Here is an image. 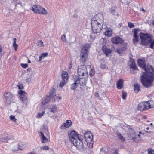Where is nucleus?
<instances>
[{
    "instance_id": "nucleus-1",
    "label": "nucleus",
    "mask_w": 154,
    "mask_h": 154,
    "mask_svg": "<svg viewBox=\"0 0 154 154\" xmlns=\"http://www.w3.org/2000/svg\"><path fill=\"white\" fill-rule=\"evenodd\" d=\"M146 72H143L141 76V82L145 87H148L151 86L154 80V69L151 65H147L143 68Z\"/></svg>"
},
{
    "instance_id": "nucleus-2",
    "label": "nucleus",
    "mask_w": 154,
    "mask_h": 154,
    "mask_svg": "<svg viewBox=\"0 0 154 154\" xmlns=\"http://www.w3.org/2000/svg\"><path fill=\"white\" fill-rule=\"evenodd\" d=\"M69 136L72 143L79 150H84V145L80 139L78 134L74 130H72L69 134Z\"/></svg>"
},
{
    "instance_id": "nucleus-3",
    "label": "nucleus",
    "mask_w": 154,
    "mask_h": 154,
    "mask_svg": "<svg viewBox=\"0 0 154 154\" xmlns=\"http://www.w3.org/2000/svg\"><path fill=\"white\" fill-rule=\"evenodd\" d=\"M89 46L90 45L88 44H86L81 48L80 55V60L82 63H85L87 60Z\"/></svg>"
},
{
    "instance_id": "nucleus-4",
    "label": "nucleus",
    "mask_w": 154,
    "mask_h": 154,
    "mask_svg": "<svg viewBox=\"0 0 154 154\" xmlns=\"http://www.w3.org/2000/svg\"><path fill=\"white\" fill-rule=\"evenodd\" d=\"M153 103V102L152 100L141 102L138 104L137 109L140 111H143L149 108H153L154 105L150 104Z\"/></svg>"
},
{
    "instance_id": "nucleus-5",
    "label": "nucleus",
    "mask_w": 154,
    "mask_h": 154,
    "mask_svg": "<svg viewBox=\"0 0 154 154\" xmlns=\"http://www.w3.org/2000/svg\"><path fill=\"white\" fill-rule=\"evenodd\" d=\"M85 140L89 148L91 149L93 148V134L90 131L86 132L84 134Z\"/></svg>"
},
{
    "instance_id": "nucleus-6",
    "label": "nucleus",
    "mask_w": 154,
    "mask_h": 154,
    "mask_svg": "<svg viewBox=\"0 0 154 154\" xmlns=\"http://www.w3.org/2000/svg\"><path fill=\"white\" fill-rule=\"evenodd\" d=\"M140 36L142 42L145 46L150 44V45L152 43L154 42V41H152L149 36L147 34L140 33Z\"/></svg>"
},
{
    "instance_id": "nucleus-7",
    "label": "nucleus",
    "mask_w": 154,
    "mask_h": 154,
    "mask_svg": "<svg viewBox=\"0 0 154 154\" xmlns=\"http://www.w3.org/2000/svg\"><path fill=\"white\" fill-rule=\"evenodd\" d=\"M32 10L35 13L43 14H47V11L39 5H34L32 8Z\"/></svg>"
},
{
    "instance_id": "nucleus-8",
    "label": "nucleus",
    "mask_w": 154,
    "mask_h": 154,
    "mask_svg": "<svg viewBox=\"0 0 154 154\" xmlns=\"http://www.w3.org/2000/svg\"><path fill=\"white\" fill-rule=\"evenodd\" d=\"M78 77L85 76L88 77V74L87 68L84 65L80 66L78 67L77 70Z\"/></svg>"
},
{
    "instance_id": "nucleus-9",
    "label": "nucleus",
    "mask_w": 154,
    "mask_h": 154,
    "mask_svg": "<svg viewBox=\"0 0 154 154\" xmlns=\"http://www.w3.org/2000/svg\"><path fill=\"white\" fill-rule=\"evenodd\" d=\"M91 26L93 32L95 33L100 32L103 28V25L97 24L96 22H91Z\"/></svg>"
},
{
    "instance_id": "nucleus-10",
    "label": "nucleus",
    "mask_w": 154,
    "mask_h": 154,
    "mask_svg": "<svg viewBox=\"0 0 154 154\" xmlns=\"http://www.w3.org/2000/svg\"><path fill=\"white\" fill-rule=\"evenodd\" d=\"M62 81L59 85L60 87H63L67 82L68 78V73L65 71L63 72L62 74Z\"/></svg>"
},
{
    "instance_id": "nucleus-11",
    "label": "nucleus",
    "mask_w": 154,
    "mask_h": 154,
    "mask_svg": "<svg viewBox=\"0 0 154 154\" xmlns=\"http://www.w3.org/2000/svg\"><path fill=\"white\" fill-rule=\"evenodd\" d=\"M103 17L102 15L98 14L95 17V18L92 20L91 22H96L97 24L103 25Z\"/></svg>"
},
{
    "instance_id": "nucleus-12",
    "label": "nucleus",
    "mask_w": 154,
    "mask_h": 154,
    "mask_svg": "<svg viewBox=\"0 0 154 154\" xmlns=\"http://www.w3.org/2000/svg\"><path fill=\"white\" fill-rule=\"evenodd\" d=\"M18 92L20 95V97L21 100L23 103H26L28 100L26 93L24 91L22 90L18 91Z\"/></svg>"
},
{
    "instance_id": "nucleus-13",
    "label": "nucleus",
    "mask_w": 154,
    "mask_h": 154,
    "mask_svg": "<svg viewBox=\"0 0 154 154\" xmlns=\"http://www.w3.org/2000/svg\"><path fill=\"white\" fill-rule=\"evenodd\" d=\"M129 133H128L127 134L128 136L131 139L134 141L137 142L138 141V140H136V137L135 135V131L134 129L131 128L128 130Z\"/></svg>"
},
{
    "instance_id": "nucleus-14",
    "label": "nucleus",
    "mask_w": 154,
    "mask_h": 154,
    "mask_svg": "<svg viewBox=\"0 0 154 154\" xmlns=\"http://www.w3.org/2000/svg\"><path fill=\"white\" fill-rule=\"evenodd\" d=\"M130 63V72L133 74H134L136 72V71L138 70V69L134 60H131Z\"/></svg>"
},
{
    "instance_id": "nucleus-15",
    "label": "nucleus",
    "mask_w": 154,
    "mask_h": 154,
    "mask_svg": "<svg viewBox=\"0 0 154 154\" xmlns=\"http://www.w3.org/2000/svg\"><path fill=\"white\" fill-rule=\"evenodd\" d=\"M72 77L74 83L71 85V88L72 89L74 90L79 85V84L78 82V79H79V78L76 75L73 76Z\"/></svg>"
},
{
    "instance_id": "nucleus-16",
    "label": "nucleus",
    "mask_w": 154,
    "mask_h": 154,
    "mask_svg": "<svg viewBox=\"0 0 154 154\" xmlns=\"http://www.w3.org/2000/svg\"><path fill=\"white\" fill-rule=\"evenodd\" d=\"M4 96L6 103L8 104H10L13 100V97L11 94L10 92H6Z\"/></svg>"
},
{
    "instance_id": "nucleus-17",
    "label": "nucleus",
    "mask_w": 154,
    "mask_h": 154,
    "mask_svg": "<svg viewBox=\"0 0 154 154\" xmlns=\"http://www.w3.org/2000/svg\"><path fill=\"white\" fill-rule=\"evenodd\" d=\"M79 78V79H78V82L81 86H84L86 85L87 78L88 77L85 76L83 77H78Z\"/></svg>"
},
{
    "instance_id": "nucleus-18",
    "label": "nucleus",
    "mask_w": 154,
    "mask_h": 154,
    "mask_svg": "<svg viewBox=\"0 0 154 154\" xmlns=\"http://www.w3.org/2000/svg\"><path fill=\"white\" fill-rule=\"evenodd\" d=\"M12 138L11 137L6 136L5 134L1 135H0V143L1 142H8L9 140H11Z\"/></svg>"
},
{
    "instance_id": "nucleus-19",
    "label": "nucleus",
    "mask_w": 154,
    "mask_h": 154,
    "mask_svg": "<svg viewBox=\"0 0 154 154\" xmlns=\"http://www.w3.org/2000/svg\"><path fill=\"white\" fill-rule=\"evenodd\" d=\"M111 41L114 44H118L122 43L124 40L119 37L116 36L112 39Z\"/></svg>"
},
{
    "instance_id": "nucleus-20",
    "label": "nucleus",
    "mask_w": 154,
    "mask_h": 154,
    "mask_svg": "<svg viewBox=\"0 0 154 154\" xmlns=\"http://www.w3.org/2000/svg\"><path fill=\"white\" fill-rule=\"evenodd\" d=\"M26 148V144L23 143H19L18 144V147L17 149H14L12 150V151L13 152H15L17 151L18 150H22Z\"/></svg>"
},
{
    "instance_id": "nucleus-21",
    "label": "nucleus",
    "mask_w": 154,
    "mask_h": 154,
    "mask_svg": "<svg viewBox=\"0 0 154 154\" xmlns=\"http://www.w3.org/2000/svg\"><path fill=\"white\" fill-rule=\"evenodd\" d=\"M72 124V122L70 120H67L65 123H64L61 126V129H64L69 127Z\"/></svg>"
},
{
    "instance_id": "nucleus-22",
    "label": "nucleus",
    "mask_w": 154,
    "mask_h": 154,
    "mask_svg": "<svg viewBox=\"0 0 154 154\" xmlns=\"http://www.w3.org/2000/svg\"><path fill=\"white\" fill-rule=\"evenodd\" d=\"M134 29V37L133 38V41L134 44V45H136L139 40V38L138 36L137 35V30L135 29Z\"/></svg>"
},
{
    "instance_id": "nucleus-23",
    "label": "nucleus",
    "mask_w": 154,
    "mask_h": 154,
    "mask_svg": "<svg viewBox=\"0 0 154 154\" xmlns=\"http://www.w3.org/2000/svg\"><path fill=\"white\" fill-rule=\"evenodd\" d=\"M102 49L103 52L106 55V56H108L111 52V51L110 49L107 48L105 45L103 46Z\"/></svg>"
},
{
    "instance_id": "nucleus-24",
    "label": "nucleus",
    "mask_w": 154,
    "mask_h": 154,
    "mask_svg": "<svg viewBox=\"0 0 154 154\" xmlns=\"http://www.w3.org/2000/svg\"><path fill=\"white\" fill-rule=\"evenodd\" d=\"M126 49V47L125 46H123L117 49L116 51L120 55L122 54L123 53Z\"/></svg>"
},
{
    "instance_id": "nucleus-25",
    "label": "nucleus",
    "mask_w": 154,
    "mask_h": 154,
    "mask_svg": "<svg viewBox=\"0 0 154 154\" xmlns=\"http://www.w3.org/2000/svg\"><path fill=\"white\" fill-rule=\"evenodd\" d=\"M117 87L118 89H120L123 87V81L122 79L119 80L116 83Z\"/></svg>"
},
{
    "instance_id": "nucleus-26",
    "label": "nucleus",
    "mask_w": 154,
    "mask_h": 154,
    "mask_svg": "<svg viewBox=\"0 0 154 154\" xmlns=\"http://www.w3.org/2000/svg\"><path fill=\"white\" fill-rule=\"evenodd\" d=\"M50 96L52 97L53 101H58L59 100H60L61 99V97H60L58 94L54 95V96H52V93H51L50 94Z\"/></svg>"
},
{
    "instance_id": "nucleus-27",
    "label": "nucleus",
    "mask_w": 154,
    "mask_h": 154,
    "mask_svg": "<svg viewBox=\"0 0 154 154\" xmlns=\"http://www.w3.org/2000/svg\"><path fill=\"white\" fill-rule=\"evenodd\" d=\"M145 61L141 59H139L137 60V63H138L139 66L140 67L142 68L143 69L145 68V65L144 63Z\"/></svg>"
},
{
    "instance_id": "nucleus-28",
    "label": "nucleus",
    "mask_w": 154,
    "mask_h": 154,
    "mask_svg": "<svg viewBox=\"0 0 154 154\" xmlns=\"http://www.w3.org/2000/svg\"><path fill=\"white\" fill-rule=\"evenodd\" d=\"M105 35L109 37L112 36V32L111 29L108 28L104 32Z\"/></svg>"
},
{
    "instance_id": "nucleus-29",
    "label": "nucleus",
    "mask_w": 154,
    "mask_h": 154,
    "mask_svg": "<svg viewBox=\"0 0 154 154\" xmlns=\"http://www.w3.org/2000/svg\"><path fill=\"white\" fill-rule=\"evenodd\" d=\"M50 96H48L43 99L42 103L43 105H45L47 103L49 102L50 100Z\"/></svg>"
},
{
    "instance_id": "nucleus-30",
    "label": "nucleus",
    "mask_w": 154,
    "mask_h": 154,
    "mask_svg": "<svg viewBox=\"0 0 154 154\" xmlns=\"http://www.w3.org/2000/svg\"><path fill=\"white\" fill-rule=\"evenodd\" d=\"M41 134V136L42 140L41 142L42 143H46L48 141V139L46 137L44 136L43 133L42 132H40Z\"/></svg>"
},
{
    "instance_id": "nucleus-31",
    "label": "nucleus",
    "mask_w": 154,
    "mask_h": 154,
    "mask_svg": "<svg viewBox=\"0 0 154 154\" xmlns=\"http://www.w3.org/2000/svg\"><path fill=\"white\" fill-rule=\"evenodd\" d=\"M134 91L135 92L137 93L140 90V86L138 84L135 83L134 85Z\"/></svg>"
},
{
    "instance_id": "nucleus-32",
    "label": "nucleus",
    "mask_w": 154,
    "mask_h": 154,
    "mask_svg": "<svg viewBox=\"0 0 154 154\" xmlns=\"http://www.w3.org/2000/svg\"><path fill=\"white\" fill-rule=\"evenodd\" d=\"M48 55V53L47 52L42 53L39 57V61H41L43 58L46 57Z\"/></svg>"
},
{
    "instance_id": "nucleus-33",
    "label": "nucleus",
    "mask_w": 154,
    "mask_h": 154,
    "mask_svg": "<svg viewBox=\"0 0 154 154\" xmlns=\"http://www.w3.org/2000/svg\"><path fill=\"white\" fill-rule=\"evenodd\" d=\"M16 39L15 38H13V45L15 48L16 51L17 50V48L18 46V45L16 44Z\"/></svg>"
},
{
    "instance_id": "nucleus-34",
    "label": "nucleus",
    "mask_w": 154,
    "mask_h": 154,
    "mask_svg": "<svg viewBox=\"0 0 154 154\" xmlns=\"http://www.w3.org/2000/svg\"><path fill=\"white\" fill-rule=\"evenodd\" d=\"M117 136L118 138L121 140L122 141H124L125 140V139L121 135V134L119 133H117Z\"/></svg>"
},
{
    "instance_id": "nucleus-35",
    "label": "nucleus",
    "mask_w": 154,
    "mask_h": 154,
    "mask_svg": "<svg viewBox=\"0 0 154 154\" xmlns=\"http://www.w3.org/2000/svg\"><path fill=\"white\" fill-rule=\"evenodd\" d=\"M116 8L115 7H112L110 11L111 13L113 15H115L116 14Z\"/></svg>"
},
{
    "instance_id": "nucleus-36",
    "label": "nucleus",
    "mask_w": 154,
    "mask_h": 154,
    "mask_svg": "<svg viewBox=\"0 0 154 154\" xmlns=\"http://www.w3.org/2000/svg\"><path fill=\"white\" fill-rule=\"evenodd\" d=\"M45 112L44 111H43L42 113H38L36 117L37 118H41L43 115L44 114Z\"/></svg>"
},
{
    "instance_id": "nucleus-37",
    "label": "nucleus",
    "mask_w": 154,
    "mask_h": 154,
    "mask_svg": "<svg viewBox=\"0 0 154 154\" xmlns=\"http://www.w3.org/2000/svg\"><path fill=\"white\" fill-rule=\"evenodd\" d=\"M107 153V151L103 148H101L100 149V154H106Z\"/></svg>"
},
{
    "instance_id": "nucleus-38",
    "label": "nucleus",
    "mask_w": 154,
    "mask_h": 154,
    "mask_svg": "<svg viewBox=\"0 0 154 154\" xmlns=\"http://www.w3.org/2000/svg\"><path fill=\"white\" fill-rule=\"evenodd\" d=\"M95 71L94 69H91L90 71L89 74L91 76H93L94 74Z\"/></svg>"
},
{
    "instance_id": "nucleus-39",
    "label": "nucleus",
    "mask_w": 154,
    "mask_h": 154,
    "mask_svg": "<svg viewBox=\"0 0 154 154\" xmlns=\"http://www.w3.org/2000/svg\"><path fill=\"white\" fill-rule=\"evenodd\" d=\"M122 97L123 100L126 99V96H127V93L126 92H124L122 91Z\"/></svg>"
},
{
    "instance_id": "nucleus-40",
    "label": "nucleus",
    "mask_w": 154,
    "mask_h": 154,
    "mask_svg": "<svg viewBox=\"0 0 154 154\" xmlns=\"http://www.w3.org/2000/svg\"><path fill=\"white\" fill-rule=\"evenodd\" d=\"M49 149V148L47 146H45L41 148V149L42 150H48Z\"/></svg>"
},
{
    "instance_id": "nucleus-41",
    "label": "nucleus",
    "mask_w": 154,
    "mask_h": 154,
    "mask_svg": "<svg viewBox=\"0 0 154 154\" xmlns=\"http://www.w3.org/2000/svg\"><path fill=\"white\" fill-rule=\"evenodd\" d=\"M39 47H42L44 45L43 42L41 40L38 41L37 43Z\"/></svg>"
},
{
    "instance_id": "nucleus-42",
    "label": "nucleus",
    "mask_w": 154,
    "mask_h": 154,
    "mask_svg": "<svg viewBox=\"0 0 154 154\" xmlns=\"http://www.w3.org/2000/svg\"><path fill=\"white\" fill-rule=\"evenodd\" d=\"M50 109L54 110L55 112H56L57 109V107L55 105H53L51 106L50 108Z\"/></svg>"
},
{
    "instance_id": "nucleus-43",
    "label": "nucleus",
    "mask_w": 154,
    "mask_h": 154,
    "mask_svg": "<svg viewBox=\"0 0 154 154\" xmlns=\"http://www.w3.org/2000/svg\"><path fill=\"white\" fill-rule=\"evenodd\" d=\"M100 67L101 69H108V68L104 64L102 63L100 65Z\"/></svg>"
},
{
    "instance_id": "nucleus-44",
    "label": "nucleus",
    "mask_w": 154,
    "mask_h": 154,
    "mask_svg": "<svg viewBox=\"0 0 154 154\" xmlns=\"http://www.w3.org/2000/svg\"><path fill=\"white\" fill-rule=\"evenodd\" d=\"M61 39L63 42H66V37L65 35L63 34L61 36Z\"/></svg>"
},
{
    "instance_id": "nucleus-45",
    "label": "nucleus",
    "mask_w": 154,
    "mask_h": 154,
    "mask_svg": "<svg viewBox=\"0 0 154 154\" xmlns=\"http://www.w3.org/2000/svg\"><path fill=\"white\" fill-rule=\"evenodd\" d=\"M128 26L130 28H132L134 27L135 26L133 23L131 22H129L128 23Z\"/></svg>"
},
{
    "instance_id": "nucleus-46",
    "label": "nucleus",
    "mask_w": 154,
    "mask_h": 154,
    "mask_svg": "<svg viewBox=\"0 0 154 154\" xmlns=\"http://www.w3.org/2000/svg\"><path fill=\"white\" fill-rule=\"evenodd\" d=\"M10 120H12L14 121H15L16 120V119H15V116L14 115L11 116L10 117Z\"/></svg>"
},
{
    "instance_id": "nucleus-47",
    "label": "nucleus",
    "mask_w": 154,
    "mask_h": 154,
    "mask_svg": "<svg viewBox=\"0 0 154 154\" xmlns=\"http://www.w3.org/2000/svg\"><path fill=\"white\" fill-rule=\"evenodd\" d=\"M21 66L24 68H26L28 67V65L27 64H21Z\"/></svg>"
},
{
    "instance_id": "nucleus-48",
    "label": "nucleus",
    "mask_w": 154,
    "mask_h": 154,
    "mask_svg": "<svg viewBox=\"0 0 154 154\" xmlns=\"http://www.w3.org/2000/svg\"><path fill=\"white\" fill-rule=\"evenodd\" d=\"M148 153L149 154H154V150L152 149L149 150Z\"/></svg>"
},
{
    "instance_id": "nucleus-49",
    "label": "nucleus",
    "mask_w": 154,
    "mask_h": 154,
    "mask_svg": "<svg viewBox=\"0 0 154 154\" xmlns=\"http://www.w3.org/2000/svg\"><path fill=\"white\" fill-rule=\"evenodd\" d=\"M49 112H52L53 113V114H54L56 112H55L54 110H53L52 109H51L50 108L48 109Z\"/></svg>"
},
{
    "instance_id": "nucleus-50",
    "label": "nucleus",
    "mask_w": 154,
    "mask_h": 154,
    "mask_svg": "<svg viewBox=\"0 0 154 154\" xmlns=\"http://www.w3.org/2000/svg\"><path fill=\"white\" fill-rule=\"evenodd\" d=\"M31 81V79L30 78H27L26 80V82L28 84Z\"/></svg>"
},
{
    "instance_id": "nucleus-51",
    "label": "nucleus",
    "mask_w": 154,
    "mask_h": 154,
    "mask_svg": "<svg viewBox=\"0 0 154 154\" xmlns=\"http://www.w3.org/2000/svg\"><path fill=\"white\" fill-rule=\"evenodd\" d=\"M18 87L19 89H21L23 88V85H18Z\"/></svg>"
},
{
    "instance_id": "nucleus-52",
    "label": "nucleus",
    "mask_w": 154,
    "mask_h": 154,
    "mask_svg": "<svg viewBox=\"0 0 154 154\" xmlns=\"http://www.w3.org/2000/svg\"><path fill=\"white\" fill-rule=\"evenodd\" d=\"M99 95L98 93L96 92L95 93V96L96 97H99Z\"/></svg>"
},
{
    "instance_id": "nucleus-53",
    "label": "nucleus",
    "mask_w": 154,
    "mask_h": 154,
    "mask_svg": "<svg viewBox=\"0 0 154 154\" xmlns=\"http://www.w3.org/2000/svg\"><path fill=\"white\" fill-rule=\"evenodd\" d=\"M136 140H139L140 139V135L139 134H138L137 135H136Z\"/></svg>"
},
{
    "instance_id": "nucleus-54",
    "label": "nucleus",
    "mask_w": 154,
    "mask_h": 154,
    "mask_svg": "<svg viewBox=\"0 0 154 154\" xmlns=\"http://www.w3.org/2000/svg\"><path fill=\"white\" fill-rule=\"evenodd\" d=\"M27 154H36L35 152H29Z\"/></svg>"
},
{
    "instance_id": "nucleus-55",
    "label": "nucleus",
    "mask_w": 154,
    "mask_h": 154,
    "mask_svg": "<svg viewBox=\"0 0 154 154\" xmlns=\"http://www.w3.org/2000/svg\"><path fill=\"white\" fill-rule=\"evenodd\" d=\"M130 3V2L129 1H128L127 2H126V3L127 4H128Z\"/></svg>"
},
{
    "instance_id": "nucleus-56",
    "label": "nucleus",
    "mask_w": 154,
    "mask_h": 154,
    "mask_svg": "<svg viewBox=\"0 0 154 154\" xmlns=\"http://www.w3.org/2000/svg\"><path fill=\"white\" fill-rule=\"evenodd\" d=\"M28 63H31V61L29 60V59H28Z\"/></svg>"
},
{
    "instance_id": "nucleus-57",
    "label": "nucleus",
    "mask_w": 154,
    "mask_h": 154,
    "mask_svg": "<svg viewBox=\"0 0 154 154\" xmlns=\"http://www.w3.org/2000/svg\"><path fill=\"white\" fill-rule=\"evenodd\" d=\"M152 24L154 25V20H153L152 22Z\"/></svg>"
},
{
    "instance_id": "nucleus-58",
    "label": "nucleus",
    "mask_w": 154,
    "mask_h": 154,
    "mask_svg": "<svg viewBox=\"0 0 154 154\" xmlns=\"http://www.w3.org/2000/svg\"><path fill=\"white\" fill-rule=\"evenodd\" d=\"M72 67V65L71 64H70L69 66V69H70V68H71Z\"/></svg>"
},
{
    "instance_id": "nucleus-59",
    "label": "nucleus",
    "mask_w": 154,
    "mask_h": 154,
    "mask_svg": "<svg viewBox=\"0 0 154 154\" xmlns=\"http://www.w3.org/2000/svg\"><path fill=\"white\" fill-rule=\"evenodd\" d=\"M2 47H1V46H0V52H1V51H2Z\"/></svg>"
},
{
    "instance_id": "nucleus-60",
    "label": "nucleus",
    "mask_w": 154,
    "mask_h": 154,
    "mask_svg": "<svg viewBox=\"0 0 154 154\" xmlns=\"http://www.w3.org/2000/svg\"><path fill=\"white\" fill-rule=\"evenodd\" d=\"M149 129V127H147L146 128V129L147 130H148Z\"/></svg>"
},
{
    "instance_id": "nucleus-61",
    "label": "nucleus",
    "mask_w": 154,
    "mask_h": 154,
    "mask_svg": "<svg viewBox=\"0 0 154 154\" xmlns=\"http://www.w3.org/2000/svg\"><path fill=\"white\" fill-rule=\"evenodd\" d=\"M115 153L116 154H117V152L116 151H115Z\"/></svg>"
},
{
    "instance_id": "nucleus-62",
    "label": "nucleus",
    "mask_w": 154,
    "mask_h": 154,
    "mask_svg": "<svg viewBox=\"0 0 154 154\" xmlns=\"http://www.w3.org/2000/svg\"><path fill=\"white\" fill-rule=\"evenodd\" d=\"M139 133L140 134H141L142 133V132H141V131H140L139 132Z\"/></svg>"
},
{
    "instance_id": "nucleus-63",
    "label": "nucleus",
    "mask_w": 154,
    "mask_h": 154,
    "mask_svg": "<svg viewBox=\"0 0 154 154\" xmlns=\"http://www.w3.org/2000/svg\"><path fill=\"white\" fill-rule=\"evenodd\" d=\"M152 125V123H151L150 124V125Z\"/></svg>"
},
{
    "instance_id": "nucleus-64",
    "label": "nucleus",
    "mask_w": 154,
    "mask_h": 154,
    "mask_svg": "<svg viewBox=\"0 0 154 154\" xmlns=\"http://www.w3.org/2000/svg\"><path fill=\"white\" fill-rule=\"evenodd\" d=\"M142 11H144V10L143 9H142Z\"/></svg>"
}]
</instances>
